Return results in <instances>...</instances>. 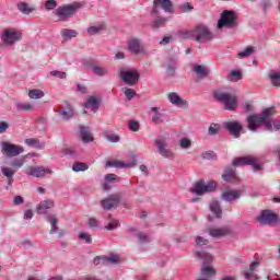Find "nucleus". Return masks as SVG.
Wrapping results in <instances>:
<instances>
[{"label":"nucleus","mask_w":280,"mask_h":280,"mask_svg":"<svg viewBox=\"0 0 280 280\" xmlns=\"http://www.w3.org/2000/svg\"><path fill=\"white\" fill-rule=\"evenodd\" d=\"M10 165H11V167H13V170H16V172H18L19 170H21V167L23 165H25V158L15 159V160L11 161Z\"/></svg>","instance_id":"49530a36"},{"label":"nucleus","mask_w":280,"mask_h":280,"mask_svg":"<svg viewBox=\"0 0 280 280\" xmlns=\"http://www.w3.org/2000/svg\"><path fill=\"white\" fill-rule=\"evenodd\" d=\"M89 226H90V229H97L100 226V221H97V219H95V218H90Z\"/></svg>","instance_id":"69168bd1"},{"label":"nucleus","mask_w":280,"mask_h":280,"mask_svg":"<svg viewBox=\"0 0 280 280\" xmlns=\"http://www.w3.org/2000/svg\"><path fill=\"white\" fill-rule=\"evenodd\" d=\"M119 78L128 86H135L136 84H139V78H141V74L135 69H128L121 70Z\"/></svg>","instance_id":"0eeeda50"},{"label":"nucleus","mask_w":280,"mask_h":280,"mask_svg":"<svg viewBox=\"0 0 280 280\" xmlns=\"http://www.w3.org/2000/svg\"><path fill=\"white\" fill-rule=\"evenodd\" d=\"M21 38H23V33L16 28H5L1 36L2 43L9 47H12L14 43H19Z\"/></svg>","instance_id":"423d86ee"},{"label":"nucleus","mask_w":280,"mask_h":280,"mask_svg":"<svg viewBox=\"0 0 280 280\" xmlns=\"http://www.w3.org/2000/svg\"><path fill=\"white\" fill-rule=\"evenodd\" d=\"M119 202H121V195L114 194L110 195L108 198L103 199L101 201V206L105 211H110V209H117V207H119Z\"/></svg>","instance_id":"4468645a"},{"label":"nucleus","mask_w":280,"mask_h":280,"mask_svg":"<svg viewBox=\"0 0 280 280\" xmlns=\"http://www.w3.org/2000/svg\"><path fill=\"white\" fill-rule=\"evenodd\" d=\"M178 67V60L176 58H168L165 63V73L167 78H176V69Z\"/></svg>","instance_id":"f3484780"},{"label":"nucleus","mask_w":280,"mask_h":280,"mask_svg":"<svg viewBox=\"0 0 280 280\" xmlns=\"http://www.w3.org/2000/svg\"><path fill=\"white\" fill-rule=\"evenodd\" d=\"M24 143L30 148H36L37 150H45V144L40 143V140L36 138H27Z\"/></svg>","instance_id":"c756f323"},{"label":"nucleus","mask_w":280,"mask_h":280,"mask_svg":"<svg viewBox=\"0 0 280 280\" xmlns=\"http://www.w3.org/2000/svg\"><path fill=\"white\" fill-rule=\"evenodd\" d=\"M1 172L5 178H8V185L12 186L14 184V174H16V168H11L8 166H2Z\"/></svg>","instance_id":"5701e85b"},{"label":"nucleus","mask_w":280,"mask_h":280,"mask_svg":"<svg viewBox=\"0 0 280 280\" xmlns=\"http://www.w3.org/2000/svg\"><path fill=\"white\" fill-rule=\"evenodd\" d=\"M235 12L225 10L221 13V18L218 21V28L223 30L228 27L229 30L235 27Z\"/></svg>","instance_id":"1a4fd4ad"},{"label":"nucleus","mask_w":280,"mask_h":280,"mask_svg":"<svg viewBox=\"0 0 280 280\" xmlns=\"http://www.w3.org/2000/svg\"><path fill=\"white\" fill-rule=\"evenodd\" d=\"M223 126L225 130H228V132L232 135V137H234L235 139H240L242 135V128H243L240 121H236V120L226 121L223 124Z\"/></svg>","instance_id":"2eb2a0df"},{"label":"nucleus","mask_w":280,"mask_h":280,"mask_svg":"<svg viewBox=\"0 0 280 280\" xmlns=\"http://www.w3.org/2000/svg\"><path fill=\"white\" fill-rule=\"evenodd\" d=\"M115 180H117V175H115V174H106L105 175L106 183H115Z\"/></svg>","instance_id":"774afa93"},{"label":"nucleus","mask_w":280,"mask_h":280,"mask_svg":"<svg viewBox=\"0 0 280 280\" xmlns=\"http://www.w3.org/2000/svg\"><path fill=\"white\" fill-rule=\"evenodd\" d=\"M80 8H84V2H74L72 4L59 7L56 10V15L59 16L60 21H67V19H71Z\"/></svg>","instance_id":"20e7f679"},{"label":"nucleus","mask_w":280,"mask_h":280,"mask_svg":"<svg viewBox=\"0 0 280 280\" xmlns=\"http://www.w3.org/2000/svg\"><path fill=\"white\" fill-rule=\"evenodd\" d=\"M26 176H32L33 178H45L47 174H54L50 167L44 165L40 166H28L25 171Z\"/></svg>","instance_id":"9b49d317"},{"label":"nucleus","mask_w":280,"mask_h":280,"mask_svg":"<svg viewBox=\"0 0 280 280\" xmlns=\"http://www.w3.org/2000/svg\"><path fill=\"white\" fill-rule=\"evenodd\" d=\"M47 222H49L51 229L49 231L50 235H54V233L58 232V218L54 214H48L46 217Z\"/></svg>","instance_id":"2f4dec72"},{"label":"nucleus","mask_w":280,"mask_h":280,"mask_svg":"<svg viewBox=\"0 0 280 280\" xmlns=\"http://www.w3.org/2000/svg\"><path fill=\"white\" fill-rule=\"evenodd\" d=\"M48 209H54V200H51V199H47V200L42 201L37 206V213L39 215H43V214L47 213Z\"/></svg>","instance_id":"b1692460"},{"label":"nucleus","mask_w":280,"mask_h":280,"mask_svg":"<svg viewBox=\"0 0 280 280\" xmlns=\"http://www.w3.org/2000/svg\"><path fill=\"white\" fill-rule=\"evenodd\" d=\"M215 187H218V184L213 180H210L206 184V188L208 190V194H211V191H214Z\"/></svg>","instance_id":"680f3d73"},{"label":"nucleus","mask_w":280,"mask_h":280,"mask_svg":"<svg viewBox=\"0 0 280 280\" xmlns=\"http://www.w3.org/2000/svg\"><path fill=\"white\" fill-rule=\"evenodd\" d=\"M257 221L260 224L270 225V224H277V222H280V219L275 212L270 210H264L261 214L257 217Z\"/></svg>","instance_id":"ddd939ff"},{"label":"nucleus","mask_w":280,"mask_h":280,"mask_svg":"<svg viewBox=\"0 0 280 280\" xmlns=\"http://www.w3.org/2000/svg\"><path fill=\"white\" fill-rule=\"evenodd\" d=\"M210 211L214 213L215 218H222V207L220 206V201H212L210 203Z\"/></svg>","instance_id":"f704fd0d"},{"label":"nucleus","mask_w":280,"mask_h":280,"mask_svg":"<svg viewBox=\"0 0 280 280\" xmlns=\"http://www.w3.org/2000/svg\"><path fill=\"white\" fill-rule=\"evenodd\" d=\"M210 237H214V240H220V237H226V235H231V229L223 228H210L208 230Z\"/></svg>","instance_id":"a211bd4d"},{"label":"nucleus","mask_w":280,"mask_h":280,"mask_svg":"<svg viewBox=\"0 0 280 280\" xmlns=\"http://www.w3.org/2000/svg\"><path fill=\"white\" fill-rule=\"evenodd\" d=\"M28 97L31 100H40V97H45V92L34 89L28 91Z\"/></svg>","instance_id":"79ce46f5"},{"label":"nucleus","mask_w":280,"mask_h":280,"mask_svg":"<svg viewBox=\"0 0 280 280\" xmlns=\"http://www.w3.org/2000/svg\"><path fill=\"white\" fill-rule=\"evenodd\" d=\"M192 71L195 73H197L198 78H200L201 80L205 78H209L210 70H209V68H207L202 65H195L192 67Z\"/></svg>","instance_id":"bb28decb"},{"label":"nucleus","mask_w":280,"mask_h":280,"mask_svg":"<svg viewBox=\"0 0 280 280\" xmlns=\"http://www.w3.org/2000/svg\"><path fill=\"white\" fill-rule=\"evenodd\" d=\"M190 191L196 194V196H205V194H209V190H207V184L203 182H197Z\"/></svg>","instance_id":"393cba45"},{"label":"nucleus","mask_w":280,"mask_h":280,"mask_svg":"<svg viewBox=\"0 0 280 280\" xmlns=\"http://www.w3.org/2000/svg\"><path fill=\"white\" fill-rule=\"evenodd\" d=\"M79 130L83 143H91V141H93V135H91V129H89V127L80 125Z\"/></svg>","instance_id":"4be33fe9"},{"label":"nucleus","mask_w":280,"mask_h":280,"mask_svg":"<svg viewBox=\"0 0 280 280\" xmlns=\"http://www.w3.org/2000/svg\"><path fill=\"white\" fill-rule=\"evenodd\" d=\"M72 170L74 172H86V170H89V164L84 163V162H74L72 165Z\"/></svg>","instance_id":"37998d69"},{"label":"nucleus","mask_w":280,"mask_h":280,"mask_svg":"<svg viewBox=\"0 0 280 280\" xmlns=\"http://www.w3.org/2000/svg\"><path fill=\"white\" fill-rule=\"evenodd\" d=\"M58 8V2L56 0H47L45 2V9L50 11V10H56Z\"/></svg>","instance_id":"5fc2aeb1"},{"label":"nucleus","mask_w":280,"mask_h":280,"mask_svg":"<svg viewBox=\"0 0 280 280\" xmlns=\"http://www.w3.org/2000/svg\"><path fill=\"white\" fill-rule=\"evenodd\" d=\"M119 136L115 135V133H109L107 135V140L110 141V143H119Z\"/></svg>","instance_id":"338daca9"},{"label":"nucleus","mask_w":280,"mask_h":280,"mask_svg":"<svg viewBox=\"0 0 280 280\" xmlns=\"http://www.w3.org/2000/svg\"><path fill=\"white\" fill-rule=\"evenodd\" d=\"M253 54H255V47L248 46L237 54V58H249Z\"/></svg>","instance_id":"ea45409f"},{"label":"nucleus","mask_w":280,"mask_h":280,"mask_svg":"<svg viewBox=\"0 0 280 280\" xmlns=\"http://www.w3.org/2000/svg\"><path fill=\"white\" fill-rule=\"evenodd\" d=\"M104 261H108L109 264H119L118 256H105L102 258Z\"/></svg>","instance_id":"bf43d9fd"},{"label":"nucleus","mask_w":280,"mask_h":280,"mask_svg":"<svg viewBox=\"0 0 280 280\" xmlns=\"http://www.w3.org/2000/svg\"><path fill=\"white\" fill-rule=\"evenodd\" d=\"M66 107L63 109H58L57 113H59L60 117L65 119L66 121H69V119H73L75 115V110L73 109V106L69 102L65 103Z\"/></svg>","instance_id":"aec40b11"},{"label":"nucleus","mask_w":280,"mask_h":280,"mask_svg":"<svg viewBox=\"0 0 280 280\" xmlns=\"http://www.w3.org/2000/svg\"><path fill=\"white\" fill-rule=\"evenodd\" d=\"M135 163L132 162H121V161H108L105 167H116L117 170H124L128 167H132Z\"/></svg>","instance_id":"a878e982"},{"label":"nucleus","mask_w":280,"mask_h":280,"mask_svg":"<svg viewBox=\"0 0 280 280\" xmlns=\"http://www.w3.org/2000/svg\"><path fill=\"white\" fill-rule=\"evenodd\" d=\"M19 110H32V104L30 103H18Z\"/></svg>","instance_id":"052dcab7"},{"label":"nucleus","mask_w":280,"mask_h":280,"mask_svg":"<svg viewBox=\"0 0 280 280\" xmlns=\"http://www.w3.org/2000/svg\"><path fill=\"white\" fill-rule=\"evenodd\" d=\"M271 84H273V86H280V73L276 72V73H270L269 74Z\"/></svg>","instance_id":"8fccbe9b"},{"label":"nucleus","mask_w":280,"mask_h":280,"mask_svg":"<svg viewBox=\"0 0 280 280\" xmlns=\"http://www.w3.org/2000/svg\"><path fill=\"white\" fill-rule=\"evenodd\" d=\"M160 8L165 11L166 14H174V3L172 0H154L151 16H158V14H160Z\"/></svg>","instance_id":"6e6552de"},{"label":"nucleus","mask_w":280,"mask_h":280,"mask_svg":"<svg viewBox=\"0 0 280 280\" xmlns=\"http://www.w3.org/2000/svg\"><path fill=\"white\" fill-rule=\"evenodd\" d=\"M139 122H137V120H130L129 121V130H131V132H139Z\"/></svg>","instance_id":"4d7b16f0"},{"label":"nucleus","mask_w":280,"mask_h":280,"mask_svg":"<svg viewBox=\"0 0 280 280\" xmlns=\"http://www.w3.org/2000/svg\"><path fill=\"white\" fill-rule=\"evenodd\" d=\"M104 31H106V26L104 24H96V25L90 26L88 28V34L90 36H95Z\"/></svg>","instance_id":"72a5a7b5"},{"label":"nucleus","mask_w":280,"mask_h":280,"mask_svg":"<svg viewBox=\"0 0 280 280\" xmlns=\"http://www.w3.org/2000/svg\"><path fill=\"white\" fill-rule=\"evenodd\" d=\"M154 145H156L159 154H161V156H163L164 159L174 158V153L167 149V139L163 137L158 138L154 141Z\"/></svg>","instance_id":"f8f14e48"},{"label":"nucleus","mask_w":280,"mask_h":280,"mask_svg":"<svg viewBox=\"0 0 280 280\" xmlns=\"http://www.w3.org/2000/svg\"><path fill=\"white\" fill-rule=\"evenodd\" d=\"M179 38H192L197 43L205 44L209 43V40H212L213 33L209 30V27L205 24L197 25L191 31H180L178 33Z\"/></svg>","instance_id":"f03ea898"},{"label":"nucleus","mask_w":280,"mask_h":280,"mask_svg":"<svg viewBox=\"0 0 280 280\" xmlns=\"http://www.w3.org/2000/svg\"><path fill=\"white\" fill-rule=\"evenodd\" d=\"M196 255H197V257L202 259L203 266H209V264H211L213 261V256H211V254H209L207 252H197Z\"/></svg>","instance_id":"c9c22d12"},{"label":"nucleus","mask_w":280,"mask_h":280,"mask_svg":"<svg viewBox=\"0 0 280 280\" xmlns=\"http://www.w3.org/2000/svg\"><path fill=\"white\" fill-rule=\"evenodd\" d=\"M136 237H138L140 244H148V242H150V238L148 237V234L143 233V232H138L136 234H133Z\"/></svg>","instance_id":"3c124183"},{"label":"nucleus","mask_w":280,"mask_h":280,"mask_svg":"<svg viewBox=\"0 0 280 280\" xmlns=\"http://www.w3.org/2000/svg\"><path fill=\"white\" fill-rule=\"evenodd\" d=\"M119 226H121V224L119 223L118 220L116 219H112L109 217V222L108 224L105 226V231H115V229H119Z\"/></svg>","instance_id":"a18cd8bd"},{"label":"nucleus","mask_w":280,"mask_h":280,"mask_svg":"<svg viewBox=\"0 0 280 280\" xmlns=\"http://www.w3.org/2000/svg\"><path fill=\"white\" fill-rule=\"evenodd\" d=\"M79 240H82L83 242H85V244H93V238L89 233L81 232L79 234Z\"/></svg>","instance_id":"603ef678"},{"label":"nucleus","mask_w":280,"mask_h":280,"mask_svg":"<svg viewBox=\"0 0 280 280\" xmlns=\"http://www.w3.org/2000/svg\"><path fill=\"white\" fill-rule=\"evenodd\" d=\"M125 95L127 97V100H132V97H135V95H137V92L132 89H128V88H125Z\"/></svg>","instance_id":"e2e57ef3"},{"label":"nucleus","mask_w":280,"mask_h":280,"mask_svg":"<svg viewBox=\"0 0 280 280\" xmlns=\"http://www.w3.org/2000/svg\"><path fill=\"white\" fill-rule=\"evenodd\" d=\"M214 102L222 104L225 110H237V95L233 92L231 88H221L214 90L212 93Z\"/></svg>","instance_id":"f257e3e1"},{"label":"nucleus","mask_w":280,"mask_h":280,"mask_svg":"<svg viewBox=\"0 0 280 280\" xmlns=\"http://www.w3.org/2000/svg\"><path fill=\"white\" fill-rule=\"evenodd\" d=\"M202 159H207L208 161H215V159H218V155H215V152L213 151H207L202 153Z\"/></svg>","instance_id":"6e6d98bb"},{"label":"nucleus","mask_w":280,"mask_h":280,"mask_svg":"<svg viewBox=\"0 0 280 280\" xmlns=\"http://www.w3.org/2000/svg\"><path fill=\"white\" fill-rule=\"evenodd\" d=\"M230 82H240L242 80V72L238 70H232L228 75Z\"/></svg>","instance_id":"a19ab883"},{"label":"nucleus","mask_w":280,"mask_h":280,"mask_svg":"<svg viewBox=\"0 0 280 280\" xmlns=\"http://www.w3.org/2000/svg\"><path fill=\"white\" fill-rule=\"evenodd\" d=\"M275 115V108L270 107L262 110L261 115L252 114L247 117V128L255 132L264 124L267 130H272V122L269 121L270 117Z\"/></svg>","instance_id":"7ed1b4c3"},{"label":"nucleus","mask_w":280,"mask_h":280,"mask_svg":"<svg viewBox=\"0 0 280 280\" xmlns=\"http://www.w3.org/2000/svg\"><path fill=\"white\" fill-rule=\"evenodd\" d=\"M232 165H234V167L252 165L254 172H261V170H264L261 164L257 163V158H255L253 155L236 158L233 160Z\"/></svg>","instance_id":"39448f33"},{"label":"nucleus","mask_w":280,"mask_h":280,"mask_svg":"<svg viewBox=\"0 0 280 280\" xmlns=\"http://www.w3.org/2000/svg\"><path fill=\"white\" fill-rule=\"evenodd\" d=\"M153 16H155V19L151 22V28L154 31L165 26V24L167 23V18H163L159 14Z\"/></svg>","instance_id":"cd10ccee"},{"label":"nucleus","mask_w":280,"mask_h":280,"mask_svg":"<svg viewBox=\"0 0 280 280\" xmlns=\"http://www.w3.org/2000/svg\"><path fill=\"white\" fill-rule=\"evenodd\" d=\"M220 125L212 122L208 129V135H210L211 137H215V135H218V132H220Z\"/></svg>","instance_id":"09e8293b"},{"label":"nucleus","mask_w":280,"mask_h":280,"mask_svg":"<svg viewBox=\"0 0 280 280\" xmlns=\"http://www.w3.org/2000/svg\"><path fill=\"white\" fill-rule=\"evenodd\" d=\"M201 277H215V269L213 267H209L203 265L200 270Z\"/></svg>","instance_id":"e433bc0d"},{"label":"nucleus","mask_w":280,"mask_h":280,"mask_svg":"<svg viewBox=\"0 0 280 280\" xmlns=\"http://www.w3.org/2000/svg\"><path fill=\"white\" fill-rule=\"evenodd\" d=\"M196 244H197V246H207V244H209V241L202 236H197Z\"/></svg>","instance_id":"0e129e2a"},{"label":"nucleus","mask_w":280,"mask_h":280,"mask_svg":"<svg viewBox=\"0 0 280 280\" xmlns=\"http://www.w3.org/2000/svg\"><path fill=\"white\" fill-rule=\"evenodd\" d=\"M1 145H2L1 152L8 159L19 156V154H23V152H25V149L23 147L16 145L10 142H2Z\"/></svg>","instance_id":"9d476101"},{"label":"nucleus","mask_w":280,"mask_h":280,"mask_svg":"<svg viewBox=\"0 0 280 280\" xmlns=\"http://www.w3.org/2000/svg\"><path fill=\"white\" fill-rule=\"evenodd\" d=\"M18 10L19 12H21L22 14H26L30 15L32 14V12H34V10H36L34 7H31L28 3L26 2H19L18 3Z\"/></svg>","instance_id":"473e14b6"},{"label":"nucleus","mask_w":280,"mask_h":280,"mask_svg":"<svg viewBox=\"0 0 280 280\" xmlns=\"http://www.w3.org/2000/svg\"><path fill=\"white\" fill-rule=\"evenodd\" d=\"M167 100L173 104L174 106H178L179 108H189V102L186 100H183L180 95L176 92H171L167 94Z\"/></svg>","instance_id":"dca6fc26"},{"label":"nucleus","mask_w":280,"mask_h":280,"mask_svg":"<svg viewBox=\"0 0 280 280\" xmlns=\"http://www.w3.org/2000/svg\"><path fill=\"white\" fill-rule=\"evenodd\" d=\"M152 113H154L152 117L153 124H163V114L159 112V107H151Z\"/></svg>","instance_id":"4c0bfd02"},{"label":"nucleus","mask_w":280,"mask_h":280,"mask_svg":"<svg viewBox=\"0 0 280 280\" xmlns=\"http://www.w3.org/2000/svg\"><path fill=\"white\" fill-rule=\"evenodd\" d=\"M61 36H63V38H75V37H78V31L65 28L61 32Z\"/></svg>","instance_id":"de8ad7c7"},{"label":"nucleus","mask_w":280,"mask_h":280,"mask_svg":"<svg viewBox=\"0 0 280 280\" xmlns=\"http://www.w3.org/2000/svg\"><path fill=\"white\" fill-rule=\"evenodd\" d=\"M91 70L93 71V73H95V75H100V77L106 75V73H108V69L96 66V65H93L91 67Z\"/></svg>","instance_id":"c03bdc74"},{"label":"nucleus","mask_w":280,"mask_h":280,"mask_svg":"<svg viewBox=\"0 0 280 280\" xmlns=\"http://www.w3.org/2000/svg\"><path fill=\"white\" fill-rule=\"evenodd\" d=\"M84 108H91V110H100V102L97 101V97L90 96L88 101L84 104Z\"/></svg>","instance_id":"7c9ffc66"},{"label":"nucleus","mask_w":280,"mask_h":280,"mask_svg":"<svg viewBox=\"0 0 280 280\" xmlns=\"http://www.w3.org/2000/svg\"><path fill=\"white\" fill-rule=\"evenodd\" d=\"M180 148H183L184 150H187L189 148H191V141L187 138H183L179 142Z\"/></svg>","instance_id":"13d9d810"},{"label":"nucleus","mask_w":280,"mask_h":280,"mask_svg":"<svg viewBox=\"0 0 280 280\" xmlns=\"http://www.w3.org/2000/svg\"><path fill=\"white\" fill-rule=\"evenodd\" d=\"M128 50L136 56H139V54H143V46L141 45V39L132 37L128 42Z\"/></svg>","instance_id":"6ab92c4d"},{"label":"nucleus","mask_w":280,"mask_h":280,"mask_svg":"<svg viewBox=\"0 0 280 280\" xmlns=\"http://www.w3.org/2000/svg\"><path fill=\"white\" fill-rule=\"evenodd\" d=\"M257 266H259V262L257 261H253L249 265V269L244 272L245 279H250V277H255V278L257 277V275H255V268H257Z\"/></svg>","instance_id":"58836bf2"},{"label":"nucleus","mask_w":280,"mask_h":280,"mask_svg":"<svg viewBox=\"0 0 280 280\" xmlns=\"http://www.w3.org/2000/svg\"><path fill=\"white\" fill-rule=\"evenodd\" d=\"M225 183H235L237 177L235 176V170L233 167L225 168V173L222 175Z\"/></svg>","instance_id":"c85d7f7f"},{"label":"nucleus","mask_w":280,"mask_h":280,"mask_svg":"<svg viewBox=\"0 0 280 280\" xmlns=\"http://www.w3.org/2000/svg\"><path fill=\"white\" fill-rule=\"evenodd\" d=\"M222 200L225 202H233L234 200H240L242 198L241 190H228L221 195Z\"/></svg>","instance_id":"412c9836"},{"label":"nucleus","mask_w":280,"mask_h":280,"mask_svg":"<svg viewBox=\"0 0 280 280\" xmlns=\"http://www.w3.org/2000/svg\"><path fill=\"white\" fill-rule=\"evenodd\" d=\"M50 75L52 78H59V80H66L67 79V72H62V71H58V70L50 71Z\"/></svg>","instance_id":"864d4df0"}]
</instances>
